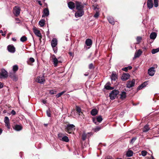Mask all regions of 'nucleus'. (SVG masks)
<instances>
[{
	"label": "nucleus",
	"mask_w": 159,
	"mask_h": 159,
	"mask_svg": "<svg viewBox=\"0 0 159 159\" xmlns=\"http://www.w3.org/2000/svg\"><path fill=\"white\" fill-rule=\"evenodd\" d=\"M130 77V75L128 73H124L121 77V79L123 81H125L128 79Z\"/></svg>",
	"instance_id": "10"
},
{
	"label": "nucleus",
	"mask_w": 159,
	"mask_h": 159,
	"mask_svg": "<svg viewBox=\"0 0 159 159\" xmlns=\"http://www.w3.org/2000/svg\"><path fill=\"white\" fill-rule=\"evenodd\" d=\"M7 49L9 52L11 53H14L15 51V48L12 45H9L7 47Z\"/></svg>",
	"instance_id": "14"
},
{
	"label": "nucleus",
	"mask_w": 159,
	"mask_h": 159,
	"mask_svg": "<svg viewBox=\"0 0 159 159\" xmlns=\"http://www.w3.org/2000/svg\"><path fill=\"white\" fill-rule=\"evenodd\" d=\"M15 129L16 130L19 131L21 129L22 127L20 125H16L15 126Z\"/></svg>",
	"instance_id": "33"
},
{
	"label": "nucleus",
	"mask_w": 159,
	"mask_h": 159,
	"mask_svg": "<svg viewBox=\"0 0 159 159\" xmlns=\"http://www.w3.org/2000/svg\"><path fill=\"white\" fill-rule=\"evenodd\" d=\"M109 22L112 25H114L115 22L113 18L111 17H109L108 18Z\"/></svg>",
	"instance_id": "26"
},
{
	"label": "nucleus",
	"mask_w": 159,
	"mask_h": 159,
	"mask_svg": "<svg viewBox=\"0 0 159 159\" xmlns=\"http://www.w3.org/2000/svg\"><path fill=\"white\" fill-rule=\"evenodd\" d=\"M11 113L13 115H14L16 114V113L14 110H12L11 112Z\"/></svg>",
	"instance_id": "53"
},
{
	"label": "nucleus",
	"mask_w": 159,
	"mask_h": 159,
	"mask_svg": "<svg viewBox=\"0 0 159 159\" xmlns=\"http://www.w3.org/2000/svg\"><path fill=\"white\" fill-rule=\"evenodd\" d=\"M133 152L130 149H128L126 152V155L128 157H131L133 156Z\"/></svg>",
	"instance_id": "21"
},
{
	"label": "nucleus",
	"mask_w": 159,
	"mask_h": 159,
	"mask_svg": "<svg viewBox=\"0 0 159 159\" xmlns=\"http://www.w3.org/2000/svg\"><path fill=\"white\" fill-rule=\"evenodd\" d=\"M43 102L44 103V104H45L46 102L44 100H43Z\"/></svg>",
	"instance_id": "64"
},
{
	"label": "nucleus",
	"mask_w": 159,
	"mask_h": 159,
	"mask_svg": "<svg viewBox=\"0 0 159 159\" xmlns=\"http://www.w3.org/2000/svg\"><path fill=\"white\" fill-rule=\"evenodd\" d=\"M127 67L128 68V69L129 70H131L132 68V67L130 66H128V67Z\"/></svg>",
	"instance_id": "59"
},
{
	"label": "nucleus",
	"mask_w": 159,
	"mask_h": 159,
	"mask_svg": "<svg viewBox=\"0 0 159 159\" xmlns=\"http://www.w3.org/2000/svg\"><path fill=\"white\" fill-rule=\"evenodd\" d=\"M146 83L145 82H144L143 84H142V85L143 86V87H144L146 86Z\"/></svg>",
	"instance_id": "57"
},
{
	"label": "nucleus",
	"mask_w": 159,
	"mask_h": 159,
	"mask_svg": "<svg viewBox=\"0 0 159 159\" xmlns=\"http://www.w3.org/2000/svg\"><path fill=\"white\" fill-rule=\"evenodd\" d=\"M159 51V48H156L153 49L152 50V53L153 54H155V53L158 52Z\"/></svg>",
	"instance_id": "36"
},
{
	"label": "nucleus",
	"mask_w": 159,
	"mask_h": 159,
	"mask_svg": "<svg viewBox=\"0 0 159 159\" xmlns=\"http://www.w3.org/2000/svg\"><path fill=\"white\" fill-rule=\"evenodd\" d=\"M143 88H144L143 86L141 84V85H140L138 87V88H137V89L140 90Z\"/></svg>",
	"instance_id": "50"
},
{
	"label": "nucleus",
	"mask_w": 159,
	"mask_h": 159,
	"mask_svg": "<svg viewBox=\"0 0 159 159\" xmlns=\"http://www.w3.org/2000/svg\"><path fill=\"white\" fill-rule=\"evenodd\" d=\"M122 70L125 71H127L128 70V69L127 67H125V68H122Z\"/></svg>",
	"instance_id": "52"
},
{
	"label": "nucleus",
	"mask_w": 159,
	"mask_h": 159,
	"mask_svg": "<svg viewBox=\"0 0 159 159\" xmlns=\"http://www.w3.org/2000/svg\"><path fill=\"white\" fill-rule=\"evenodd\" d=\"M148 7L149 9L152 8L153 6V1L152 0H148L147 2Z\"/></svg>",
	"instance_id": "19"
},
{
	"label": "nucleus",
	"mask_w": 159,
	"mask_h": 159,
	"mask_svg": "<svg viewBox=\"0 0 159 159\" xmlns=\"http://www.w3.org/2000/svg\"><path fill=\"white\" fill-rule=\"evenodd\" d=\"M146 83L145 82H144L143 84H142V85L143 86V87H144L146 86Z\"/></svg>",
	"instance_id": "56"
},
{
	"label": "nucleus",
	"mask_w": 159,
	"mask_h": 159,
	"mask_svg": "<svg viewBox=\"0 0 159 159\" xmlns=\"http://www.w3.org/2000/svg\"><path fill=\"white\" fill-rule=\"evenodd\" d=\"M4 122L6 126L8 129L10 128V124L9 123V120L8 117L6 116L5 117Z\"/></svg>",
	"instance_id": "11"
},
{
	"label": "nucleus",
	"mask_w": 159,
	"mask_h": 159,
	"mask_svg": "<svg viewBox=\"0 0 159 159\" xmlns=\"http://www.w3.org/2000/svg\"><path fill=\"white\" fill-rule=\"evenodd\" d=\"M154 5L155 7H157L158 6V2L159 0H153Z\"/></svg>",
	"instance_id": "37"
},
{
	"label": "nucleus",
	"mask_w": 159,
	"mask_h": 159,
	"mask_svg": "<svg viewBox=\"0 0 159 159\" xmlns=\"http://www.w3.org/2000/svg\"><path fill=\"white\" fill-rule=\"evenodd\" d=\"M46 112L48 116L49 117H50L51 116V111L50 109H48L47 110Z\"/></svg>",
	"instance_id": "40"
},
{
	"label": "nucleus",
	"mask_w": 159,
	"mask_h": 159,
	"mask_svg": "<svg viewBox=\"0 0 159 159\" xmlns=\"http://www.w3.org/2000/svg\"><path fill=\"white\" fill-rule=\"evenodd\" d=\"M155 73L154 68L152 67L149 68L148 71V74L150 76H152L154 75Z\"/></svg>",
	"instance_id": "13"
},
{
	"label": "nucleus",
	"mask_w": 159,
	"mask_h": 159,
	"mask_svg": "<svg viewBox=\"0 0 159 159\" xmlns=\"http://www.w3.org/2000/svg\"><path fill=\"white\" fill-rule=\"evenodd\" d=\"M8 76L7 71L4 69H2L0 73V78L4 79L7 77Z\"/></svg>",
	"instance_id": "4"
},
{
	"label": "nucleus",
	"mask_w": 159,
	"mask_h": 159,
	"mask_svg": "<svg viewBox=\"0 0 159 159\" xmlns=\"http://www.w3.org/2000/svg\"><path fill=\"white\" fill-rule=\"evenodd\" d=\"M66 92V91H63L62 92L59 93L58 94L56 95V97L57 98H58L60 97L61 95H62L63 93H64Z\"/></svg>",
	"instance_id": "38"
},
{
	"label": "nucleus",
	"mask_w": 159,
	"mask_h": 159,
	"mask_svg": "<svg viewBox=\"0 0 159 159\" xmlns=\"http://www.w3.org/2000/svg\"><path fill=\"white\" fill-rule=\"evenodd\" d=\"M18 69V67L17 65H15L13 66L12 67V70L13 71L15 72Z\"/></svg>",
	"instance_id": "34"
},
{
	"label": "nucleus",
	"mask_w": 159,
	"mask_h": 159,
	"mask_svg": "<svg viewBox=\"0 0 159 159\" xmlns=\"http://www.w3.org/2000/svg\"><path fill=\"white\" fill-rule=\"evenodd\" d=\"M53 50H54V52H57V49L56 48H53Z\"/></svg>",
	"instance_id": "61"
},
{
	"label": "nucleus",
	"mask_w": 159,
	"mask_h": 159,
	"mask_svg": "<svg viewBox=\"0 0 159 159\" xmlns=\"http://www.w3.org/2000/svg\"><path fill=\"white\" fill-rule=\"evenodd\" d=\"M109 89H109V90H112V89H113V88L112 87H111V86H110Z\"/></svg>",
	"instance_id": "63"
},
{
	"label": "nucleus",
	"mask_w": 159,
	"mask_h": 159,
	"mask_svg": "<svg viewBox=\"0 0 159 159\" xmlns=\"http://www.w3.org/2000/svg\"><path fill=\"white\" fill-rule=\"evenodd\" d=\"M3 87V84L0 82V89L2 88Z\"/></svg>",
	"instance_id": "55"
},
{
	"label": "nucleus",
	"mask_w": 159,
	"mask_h": 159,
	"mask_svg": "<svg viewBox=\"0 0 159 159\" xmlns=\"http://www.w3.org/2000/svg\"><path fill=\"white\" fill-rule=\"evenodd\" d=\"M102 120V119L101 116H98L96 119L93 118V121L95 124L96 123V120L99 123L101 122Z\"/></svg>",
	"instance_id": "17"
},
{
	"label": "nucleus",
	"mask_w": 159,
	"mask_h": 159,
	"mask_svg": "<svg viewBox=\"0 0 159 159\" xmlns=\"http://www.w3.org/2000/svg\"><path fill=\"white\" fill-rule=\"evenodd\" d=\"M52 58L53 60V63L54 65V66L55 67H56L57 66V64L59 62H60V61H59L56 58L55 56L54 55H53Z\"/></svg>",
	"instance_id": "12"
},
{
	"label": "nucleus",
	"mask_w": 159,
	"mask_h": 159,
	"mask_svg": "<svg viewBox=\"0 0 159 159\" xmlns=\"http://www.w3.org/2000/svg\"><path fill=\"white\" fill-rule=\"evenodd\" d=\"M142 51L140 49L136 51L135 53L134 57L137 58L140 56L142 53Z\"/></svg>",
	"instance_id": "16"
},
{
	"label": "nucleus",
	"mask_w": 159,
	"mask_h": 159,
	"mask_svg": "<svg viewBox=\"0 0 159 159\" xmlns=\"http://www.w3.org/2000/svg\"><path fill=\"white\" fill-rule=\"evenodd\" d=\"M20 11V8L18 6H15L13 8V13L16 16H18Z\"/></svg>",
	"instance_id": "6"
},
{
	"label": "nucleus",
	"mask_w": 159,
	"mask_h": 159,
	"mask_svg": "<svg viewBox=\"0 0 159 159\" xmlns=\"http://www.w3.org/2000/svg\"><path fill=\"white\" fill-rule=\"evenodd\" d=\"M119 93V91L117 90H113L110 93L109 97L111 100L115 99Z\"/></svg>",
	"instance_id": "1"
},
{
	"label": "nucleus",
	"mask_w": 159,
	"mask_h": 159,
	"mask_svg": "<svg viewBox=\"0 0 159 159\" xmlns=\"http://www.w3.org/2000/svg\"><path fill=\"white\" fill-rule=\"evenodd\" d=\"M16 20L17 21V23H19L20 20L18 18H16Z\"/></svg>",
	"instance_id": "58"
},
{
	"label": "nucleus",
	"mask_w": 159,
	"mask_h": 159,
	"mask_svg": "<svg viewBox=\"0 0 159 159\" xmlns=\"http://www.w3.org/2000/svg\"><path fill=\"white\" fill-rule=\"evenodd\" d=\"M85 43L87 46H90L92 44V41L90 39H87L86 40Z\"/></svg>",
	"instance_id": "23"
},
{
	"label": "nucleus",
	"mask_w": 159,
	"mask_h": 159,
	"mask_svg": "<svg viewBox=\"0 0 159 159\" xmlns=\"http://www.w3.org/2000/svg\"><path fill=\"white\" fill-rule=\"evenodd\" d=\"M76 109L77 113H78L79 115H80V113H82V112H81V109L80 107L78 106H76Z\"/></svg>",
	"instance_id": "32"
},
{
	"label": "nucleus",
	"mask_w": 159,
	"mask_h": 159,
	"mask_svg": "<svg viewBox=\"0 0 159 159\" xmlns=\"http://www.w3.org/2000/svg\"><path fill=\"white\" fill-rule=\"evenodd\" d=\"M157 36V34L155 33H152L150 35V38L152 39H154Z\"/></svg>",
	"instance_id": "28"
},
{
	"label": "nucleus",
	"mask_w": 159,
	"mask_h": 159,
	"mask_svg": "<svg viewBox=\"0 0 159 159\" xmlns=\"http://www.w3.org/2000/svg\"><path fill=\"white\" fill-rule=\"evenodd\" d=\"M126 97V93L125 92H122L120 94V98L123 99H125Z\"/></svg>",
	"instance_id": "27"
},
{
	"label": "nucleus",
	"mask_w": 159,
	"mask_h": 159,
	"mask_svg": "<svg viewBox=\"0 0 159 159\" xmlns=\"http://www.w3.org/2000/svg\"><path fill=\"white\" fill-rule=\"evenodd\" d=\"M63 134L62 133H59L58 134V138L59 139L61 140V138L63 137Z\"/></svg>",
	"instance_id": "43"
},
{
	"label": "nucleus",
	"mask_w": 159,
	"mask_h": 159,
	"mask_svg": "<svg viewBox=\"0 0 159 159\" xmlns=\"http://www.w3.org/2000/svg\"><path fill=\"white\" fill-rule=\"evenodd\" d=\"M136 138H132L131 140V141H130L131 143H133L134 142V141L136 140Z\"/></svg>",
	"instance_id": "49"
},
{
	"label": "nucleus",
	"mask_w": 159,
	"mask_h": 159,
	"mask_svg": "<svg viewBox=\"0 0 159 159\" xmlns=\"http://www.w3.org/2000/svg\"><path fill=\"white\" fill-rule=\"evenodd\" d=\"M135 84V80L133 79L131 81L129 80L126 84V87L128 88H130L134 86Z\"/></svg>",
	"instance_id": "5"
},
{
	"label": "nucleus",
	"mask_w": 159,
	"mask_h": 159,
	"mask_svg": "<svg viewBox=\"0 0 159 159\" xmlns=\"http://www.w3.org/2000/svg\"><path fill=\"white\" fill-rule=\"evenodd\" d=\"M75 7L77 10H83L84 5L81 2L78 1L75 2Z\"/></svg>",
	"instance_id": "3"
},
{
	"label": "nucleus",
	"mask_w": 159,
	"mask_h": 159,
	"mask_svg": "<svg viewBox=\"0 0 159 159\" xmlns=\"http://www.w3.org/2000/svg\"><path fill=\"white\" fill-rule=\"evenodd\" d=\"M142 48L143 50H146L147 49V48L145 46H144Z\"/></svg>",
	"instance_id": "62"
},
{
	"label": "nucleus",
	"mask_w": 159,
	"mask_h": 159,
	"mask_svg": "<svg viewBox=\"0 0 159 159\" xmlns=\"http://www.w3.org/2000/svg\"><path fill=\"white\" fill-rule=\"evenodd\" d=\"M101 129L100 127H97L96 128L93 129V131L95 132H97L99 131Z\"/></svg>",
	"instance_id": "41"
},
{
	"label": "nucleus",
	"mask_w": 159,
	"mask_h": 159,
	"mask_svg": "<svg viewBox=\"0 0 159 159\" xmlns=\"http://www.w3.org/2000/svg\"><path fill=\"white\" fill-rule=\"evenodd\" d=\"M147 153V151L145 150L141 152V154L143 156H145Z\"/></svg>",
	"instance_id": "42"
},
{
	"label": "nucleus",
	"mask_w": 159,
	"mask_h": 159,
	"mask_svg": "<svg viewBox=\"0 0 159 159\" xmlns=\"http://www.w3.org/2000/svg\"><path fill=\"white\" fill-rule=\"evenodd\" d=\"M143 88H144L143 86L141 84V85H140L138 87V88H137V89L140 90Z\"/></svg>",
	"instance_id": "51"
},
{
	"label": "nucleus",
	"mask_w": 159,
	"mask_h": 159,
	"mask_svg": "<svg viewBox=\"0 0 159 159\" xmlns=\"http://www.w3.org/2000/svg\"><path fill=\"white\" fill-rule=\"evenodd\" d=\"M86 137H87V134H86L84 133H83L82 134V139L83 140H85L86 139Z\"/></svg>",
	"instance_id": "44"
},
{
	"label": "nucleus",
	"mask_w": 159,
	"mask_h": 159,
	"mask_svg": "<svg viewBox=\"0 0 159 159\" xmlns=\"http://www.w3.org/2000/svg\"><path fill=\"white\" fill-rule=\"evenodd\" d=\"M149 129V127L148 125H145L143 129V132H147Z\"/></svg>",
	"instance_id": "35"
},
{
	"label": "nucleus",
	"mask_w": 159,
	"mask_h": 159,
	"mask_svg": "<svg viewBox=\"0 0 159 159\" xmlns=\"http://www.w3.org/2000/svg\"><path fill=\"white\" fill-rule=\"evenodd\" d=\"M84 13L83 10H77V11L75 14V16L76 18L81 17L84 14Z\"/></svg>",
	"instance_id": "8"
},
{
	"label": "nucleus",
	"mask_w": 159,
	"mask_h": 159,
	"mask_svg": "<svg viewBox=\"0 0 159 159\" xmlns=\"http://www.w3.org/2000/svg\"><path fill=\"white\" fill-rule=\"evenodd\" d=\"M98 113V111L96 109H92L91 111V113L92 116H95Z\"/></svg>",
	"instance_id": "24"
},
{
	"label": "nucleus",
	"mask_w": 159,
	"mask_h": 159,
	"mask_svg": "<svg viewBox=\"0 0 159 159\" xmlns=\"http://www.w3.org/2000/svg\"><path fill=\"white\" fill-rule=\"evenodd\" d=\"M75 127L72 124L68 125L66 128V131L69 134L71 133L73 130L75 129Z\"/></svg>",
	"instance_id": "2"
},
{
	"label": "nucleus",
	"mask_w": 159,
	"mask_h": 159,
	"mask_svg": "<svg viewBox=\"0 0 159 159\" xmlns=\"http://www.w3.org/2000/svg\"><path fill=\"white\" fill-rule=\"evenodd\" d=\"M38 3H39V4L40 5V6H42V4L41 3V1H38Z\"/></svg>",
	"instance_id": "60"
},
{
	"label": "nucleus",
	"mask_w": 159,
	"mask_h": 159,
	"mask_svg": "<svg viewBox=\"0 0 159 159\" xmlns=\"http://www.w3.org/2000/svg\"><path fill=\"white\" fill-rule=\"evenodd\" d=\"M10 76L13 80L16 81L17 80V77L15 73H11L10 74Z\"/></svg>",
	"instance_id": "25"
},
{
	"label": "nucleus",
	"mask_w": 159,
	"mask_h": 159,
	"mask_svg": "<svg viewBox=\"0 0 159 159\" xmlns=\"http://www.w3.org/2000/svg\"><path fill=\"white\" fill-rule=\"evenodd\" d=\"M142 39V38L140 37H138L137 38V40L138 42V43H139Z\"/></svg>",
	"instance_id": "46"
},
{
	"label": "nucleus",
	"mask_w": 159,
	"mask_h": 159,
	"mask_svg": "<svg viewBox=\"0 0 159 159\" xmlns=\"http://www.w3.org/2000/svg\"><path fill=\"white\" fill-rule=\"evenodd\" d=\"M99 16V12H98V11H97L96 13L94 15V16L95 18H97Z\"/></svg>",
	"instance_id": "47"
},
{
	"label": "nucleus",
	"mask_w": 159,
	"mask_h": 159,
	"mask_svg": "<svg viewBox=\"0 0 159 159\" xmlns=\"http://www.w3.org/2000/svg\"><path fill=\"white\" fill-rule=\"evenodd\" d=\"M68 5L70 9H73L75 7V3L72 2H70L68 3Z\"/></svg>",
	"instance_id": "20"
},
{
	"label": "nucleus",
	"mask_w": 159,
	"mask_h": 159,
	"mask_svg": "<svg viewBox=\"0 0 159 159\" xmlns=\"http://www.w3.org/2000/svg\"><path fill=\"white\" fill-rule=\"evenodd\" d=\"M49 15V11L48 8H45L43 11V14L42 15V17L47 16Z\"/></svg>",
	"instance_id": "15"
},
{
	"label": "nucleus",
	"mask_w": 159,
	"mask_h": 159,
	"mask_svg": "<svg viewBox=\"0 0 159 159\" xmlns=\"http://www.w3.org/2000/svg\"><path fill=\"white\" fill-rule=\"evenodd\" d=\"M61 140L63 141L66 142H68L69 141L68 138L66 136H63L61 139Z\"/></svg>",
	"instance_id": "29"
},
{
	"label": "nucleus",
	"mask_w": 159,
	"mask_h": 159,
	"mask_svg": "<svg viewBox=\"0 0 159 159\" xmlns=\"http://www.w3.org/2000/svg\"><path fill=\"white\" fill-rule=\"evenodd\" d=\"M45 80L43 75H40L38 77L37 79V81L41 84L44 83Z\"/></svg>",
	"instance_id": "7"
},
{
	"label": "nucleus",
	"mask_w": 159,
	"mask_h": 159,
	"mask_svg": "<svg viewBox=\"0 0 159 159\" xmlns=\"http://www.w3.org/2000/svg\"><path fill=\"white\" fill-rule=\"evenodd\" d=\"M57 40L56 39H53L51 42V45L53 48H55L57 44Z\"/></svg>",
	"instance_id": "18"
},
{
	"label": "nucleus",
	"mask_w": 159,
	"mask_h": 159,
	"mask_svg": "<svg viewBox=\"0 0 159 159\" xmlns=\"http://www.w3.org/2000/svg\"><path fill=\"white\" fill-rule=\"evenodd\" d=\"M111 80L112 81H115L117 79V76L115 74L112 73L111 77Z\"/></svg>",
	"instance_id": "31"
},
{
	"label": "nucleus",
	"mask_w": 159,
	"mask_h": 159,
	"mask_svg": "<svg viewBox=\"0 0 159 159\" xmlns=\"http://www.w3.org/2000/svg\"><path fill=\"white\" fill-rule=\"evenodd\" d=\"M89 68L90 69H92L93 67V65L92 63H91L89 65Z\"/></svg>",
	"instance_id": "48"
},
{
	"label": "nucleus",
	"mask_w": 159,
	"mask_h": 159,
	"mask_svg": "<svg viewBox=\"0 0 159 159\" xmlns=\"http://www.w3.org/2000/svg\"><path fill=\"white\" fill-rule=\"evenodd\" d=\"M33 31L35 34L39 38V40H41L42 37L40 31L36 28H34Z\"/></svg>",
	"instance_id": "9"
},
{
	"label": "nucleus",
	"mask_w": 159,
	"mask_h": 159,
	"mask_svg": "<svg viewBox=\"0 0 159 159\" xmlns=\"http://www.w3.org/2000/svg\"><path fill=\"white\" fill-rule=\"evenodd\" d=\"M27 40V38L25 36H22L20 39V40L22 42H24Z\"/></svg>",
	"instance_id": "39"
},
{
	"label": "nucleus",
	"mask_w": 159,
	"mask_h": 159,
	"mask_svg": "<svg viewBox=\"0 0 159 159\" xmlns=\"http://www.w3.org/2000/svg\"><path fill=\"white\" fill-rule=\"evenodd\" d=\"M45 22V20L43 19H42L39 22V24L41 27H43L44 25Z\"/></svg>",
	"instance_id": "30"
},
{
	"label": "nucleus",
	"mask_w": 159,
	"mask_h": 159,
	"mask_svg": "<svg viewBox=\"0 0 159 159\" xmlns=\"http://www.w3.org/2000/svg\"><path fill=\"white\" fill-rule=\"evenodd\" d=\"M109 88H110V86H109L108 85H106L105 86V88L109 90V89H110Z\"/></svg>",
	"instance_id": "54"
},
{
	"label": "nucleus",
	"mask_w": 159,
	"mask_h": 159,
	"mask_svg": "<svg viewBox=\"0 0 159 159\" xmlns=\"http://www.w3.org/2000/svg\"><path fill=\"white\" fill-rule=\"evenodd\" d=\"M49 93L50 94H53L56 93V91L54 90H52L50 91Z\"/></svg>",
	"instance_id": "45"
},
{
	"label": "nucleus",
	"mask_w": 159,
	"mask_h": 159,
	"mask_svg": "<svg viewBox=\"0 0 159 159\" xmlns=\"http://www.w3.org/2000/svg\"><path fill=\"white\" fill-rule=\"evenodd\" d=\"M35 60L33 57H30L29 60L27 61V62L28 64L32 65V63L34 62Z\"/></svg>",
	"instance_id": "22"
}]
</instances>
